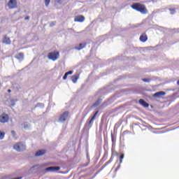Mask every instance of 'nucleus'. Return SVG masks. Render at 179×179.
<instances>
[{"label":"nucleus","instance_id":"nucleus-1","mask_svg":"<svg viewBox=\"0 0 179 179\" xmlns=\"http://www.w3.org/2000/svg\"><path fill=\"white\" fill-rule=\"evenodd\" d=\"M131 8L137 12H140V13H143V15H146V13H148V8H146V6H145V4L134 3L131 6Z\"/></svg>","mask_w":179,"mask_h":179},{"label":"nucleus","instance_id":"nucleus-2","mask_svg":"<svg viewBox=\"0 0 179 179\" xmlns=\"http://www.w3.org/2000/svg\"><path fill=\"white\" fill-rule=\"evenodd\" d=\"M48 59H51V61H57L58 58H59V52L55 50L53 52H50L48 54Z\"/></svg>","mask_w":179,"mask_h":179},{"label":"nucleus","instance_id":"nucleus-3","mask_svg":"<svg viewBox=\"0 0 179 179\" xmlns=\"http://www.w3.org/2000/svg\"><path fill=\"white\" fill-rule=\"evenodd\" d=\"M13 149L17 152H23V150H26V145L23 143L20 142L13 145Z\"/></svg>","mask_w":179,"mask_h":179},{"label":"nucleus","instance_id":"nucleus-4","mask_svg":"<svg viewBox=\"0 0 179 179\" xmlns=\"http://www.w3.org/2000/svg\"><path fill=\"white\" fill-rule=\"evenodd\" d=\"M69 117V111H64L59 117V122H65Z\"/></svg>","mask_w":179,"mask_h":179},{"label":"nucleus","instance_id":"nucleus-5","mask_svg":"<svg viewBox=\"0 0 179 179\" xmlns=\"http://www.w3.org/2000/svg\"><path fill=\"white\" fill-rule=\"evenodd\" d=\"M9 9H16L17 8V0H9L7 3Z\"/></svg>","mask_w":179,"mask_h":179},{"label":"nucleus","instance_id":"nucleus-6","mask_svg":"<svg viewBox=\"0 0 179 179\" xmlns=\"http://www.w3.org/2000/svg\"><path fill=\"white\" fill-rule=\"evenodd\" d=\"M9 121V115L6 113H3L0 115V122L5 124Z\"/></svg>","mask_w":179,"mask_h":179},{"label":"nucleus","instance_id":"nucleus-7","mask_svg":"<svg viewBox=\"0 0 179 179\" xmlns=\"http://www.w3.org/2000/svg\"><path fill=\"white\" fill-rule=\"evenodd\" d=\"M115 156H118V152L115 150V149L114 148H112V150H111V157L110 159V160L106 162L108 164L109 163H111L113 162V158L115 157Z\"/></svg>","mask_w":179,"mask_h":179},{"label":"nucleus","instance_id":"nucleus-8","mask_svg":"<svg viewBox=\"0 0 179 179\" xmlns=\"http://www.w3.org/2000/svg\"><path fill=\"white\" fill-rule=\"evenodd\" d=\"M61 167L59 166H50L45 169V171H59Z\"/></svg>","mask_w":179,"mask_h":179},{"label":"nucleus","instance_id":"nucleus-9","mask_svg":"<svg viewBox=\"0 0 179 179\" xmlns=\"http://www.w3.org/2000/svg\"><path fill=\"white\" fill-rule=\"evenodd\" d=\"M97 114H99V110H96L95 112V113L94 114V115L91 117V119L90 120H88V122H87L88 125H90V127H92V125H93V121H94V120H96V117H97Z\"/></svg>","mask_w":179,"mask_h":179},{"label":"nucleus","instance_id":"nucleus-10","mask_svg":"<svg viewBox=\"0 0 179 179\" xmlns=\"http://www.w3.org/2000/svg\"><path fill=\"white\" fill-rule=\"evenodd\" d=\"M2 43L3 44H6L7 45H9L11 44L12 41H10V38L8 37V36L5 35L3 38Z\"/></svg>","mask_w":179,"mask_h":179},{"label":"nucleus","instance_id":"nucleus-11","mask_svg":"<svg viewBox=\"0 0 179 179\" xmlns=\"http://www.w3.org/2000/svg\"><path fill=\"white\" fill-rule=\"evenodd\" d=\"M74 22H78L82 23L85 22V16L83 15H77L74 17Z\"/></svg>","mask_w":179,"mask_h":179},{"label":"nucleus","instance_id":"nucleus-12","mask_svg":"<svg viewBox=\"0 0 179 179\" xmlns=\"http://www.w3.org/2000/svg\"><path fill=\"white\" fill-rule=\"evenodd\" d=\"M139 40L141 41V43H146V41H148V35L146 33L141 34L140 36Z\"/></svg>","mask_w":179,"mask_h":179},{"label":"nucleus","instance_id":"nucleus-13","mask_svg":"<svg viewBox=\"0 0 179 179\" xmlns=\"http://www.w3.org/2000/svg\"><path fill=\"white\" fill-rule=\"evenodd\" d=\"M86 45H87V43H80L78 46L75 47V50H77L78 51H80V50H83V48H86Z\"/></svg>","mask_w":179,"mask_h":179},{"label":"nucleus","instance_id":"nucleus-14","mask_svg":"<svg viewBox=\"0 0 179 179\" xmlns=\"http://www.w3.org/2000/svg\"><path fill=\"white\" fill-rule=\"evenodd\" d=\"M43 155H45V150H39L35 153L36 157L43 156Z\"/></svg>","mask_w":179,"mask_h":179},{"label":"nucleus","instance_id":"nucleus-15","mask_svg":"<svg viewBox=\"0 0 179 179\" xmlns=\"http://www.w3.org/2000/svg\"><path fill=\"white\" fill-rule=\"evenodd\" d=\"M165 95H166L165 92L160 91V92H158L154 94L153 96L154 97H162V96H165Z\"/></svg>","mask_w":179,"mask_h":179},{"label":"nucleus","instance_id":"nucleus-16","mask_svg":"<svg viewBox=\"0 0 179 179\" xmlns=\"http://www.w3.org/2000/svg\"><path fill=\"white\" fill-rule=\"evenodd\" d=\"M139 103L143 106V107H145L148 108L149 107V103H148L146 101H145V100L143 99H140L139 100Z\"/></svg>","mask_w":179,"mask_h":179},{"label":"nucleus","instance_id":"nucleus-17","mask_svg":"<svg viewBox=\"0 0 179 179\" xmlns=\"http://www.w3.org/2000/svg\"><path fill=\"white\" fill-rule=\"evenodd\" d=\"M17 59H20L21 61L24 59V54L23 52H20L15 57Z\"/></svg>","mask_w":179,"mask_h":179},{"label":"nucleus","instance_id":"nucleus-18","mask_svg":"<svg viewBox=\"0 0 179 179\" xmlns=\"http://www.w3.org/2000/svg\"><path fill=\"white\" fill-rule=\"evenodd\" d=\"M78 79H79V75H74L71 76V80L73 83H76Z\"/></svg>","mask_w":179,"mask_h":179},{"label":"nucleus","instance_id":"nucleus-19","mask_svg":"<svg viewBox=\"0 0 179 179\" xmlns=\"http://www.w3.org/2000/svg\"><path fill=\"white\" fill-rule=\"evenodd\" d=\"M102 99H99L92 106V108H94V107H97L101 103Z\"/></svg>","mask_w":179,"mask_h":179},{"label":"nucleus","instance_id":"nucleus-20","mask_svg":"<svg viewBox=\"0 0 179 179\" xmlns=\"http://www.w3.org/2000/svg\"><path fill=\"white\" fill-rule=\"evenodd\" d=\"M5 138V132H2L0 131V139L2 140Z\"/></svg>","mask_w":179,"mask_h":179},{"label":"nucleus","instance_id":"nucleus-21","mask_svg":"<svg viewBox=\"0 0 179 179\" xmlns=\"http://www.w3.org/2000/svg\"><path fill=\"white\" fill-rule=\"evenodd\" d=\"M50 2H51V0H45V6H48Z\"/></svg>","mask_w":179,"mask_h":179},{"label":"nucleus","instance_id":"nucleus-22","mask_svg":"<svg viewBox=\"0 0 179 179\" xmlns=\"http://www.w3.org/2000/svg\"><path fill=\"white\" fill-rule=\"evenodd\" d=\"M122 159H124V154H122L120 156V163H122Z\"/></svg>","mask_w":179,"mask_h":179},{"label":"nucleus","instance_id":"nucleus-23","mask_svg":"<svg viewBox=\"0 0 179 179\" xmlns=\"http://www.w3.org/2000/svg\"><path fill=\"white\" fill-rule=\"evenodd\" d=\"M68 78V74L66 73L64 76H63V80H66V79Z\"/></svg>","mask_w":179,"mask_h":179},{"label":"nucleus","instance_id":"nucleus-24","mask_svg":"<svg viewBox=\"0 0 179 179\" xmlns=\"http://www.w3.org/2000/svg\"><path fill=\"white\" fill-rule=\"evenodd\" d=\"M143 82H148V83H149V82H150V79L143 78Z\"/></svg>","mask_w":179,"mask_h":179},{"label":"nucleus","instance_id":"nucleus-25","mask_svg":"<svg viewBox=\"0 0 179 179\" xmlns=\"http://www.w3.org/2000/svg\"><path fill=\"white\" fill-rule=\"evenodd\" d=\"M67 75H72V73H73V71H69L68 72L66 73Z\"/></svg>","mask_w":179,"mask_h":179},{"label":"nucleus","instance_id":"nucleus-26","mask_svg":"<svg viewBox=\"0 0 179 179\" xmlns=\"http://www.w3.org/2000/svg\"><path fill=\"white\" fill-rule=\"evenodd\" d=\"M111 141H112L113 143H114V142H115V140H114V136H113V134H111Z\"/></svg>","mask_w":179,"mask_h":179},{"label":"nucleus","instance_id":"nucleus-27","mask_svg":"<svg viewBox=\"0 0 179 179\" xmlns=\"http://www.w3.org/2000/svg\"><path fill=\"white\" fill-rule=\"evenodd\" d=\"M24 19H25V20H29V19H30V17L26 16V17H24Z\"/></svg>","mask_w":179,"mask_h":179},{"label":"nucleus","instance_id":"nucleus-28","mask_svg":"<svg viewBox=\"0 0 179 179\" xmlns=\"http://www.w3.org/2000/svg\"><path fill=\"white\" fill-rule=\"evenodd\" d=\"M11 134H12V135H16V132H15V131H12Z\"/></svg>","mask_w":179,"mask_h":179},{"label":"nucleus","instance_id":"nucleus-29","mask_svg":"<svg viewBox=\"0 0 179 179\" xmlns=\"http://www.w3.org/2000/svg\"><path fill=\"white\" fill-rule=\"evenodd\" d=\"M58 3H61L62 2V0H57Z\"/></svg>","mask_w":179,"mask_h":179},{"label":"nucleus","instance_id":"nucleus-30","mask_svg":"<svg viewBox=\"0 0 179 179\" xmlns=\"http://www.w3.org/2000/svg\"><path fill=\"white\" fill-rule=\"evenodd\" d=\"M8 93H11L12 92V90H8Z\"/></svg>","mask_w":179,"mask_h":179},{"label":"nucleus","instance_id":"nucleus-31","mask_svg":"<svg viewBox=\"0 0 179 179\" xmlns=\"http://www.w3.org/2000/svg\"><path fill=\"white\" fill-rule=\"evenodd\" d=\"M118 169H120V165L118 166L117 168H116L115 171H118Z\"/></svg>","mask_w":179,"mask_h":179},{"label":"nucleus","instance_id":"nucleus-32","mask_svg":"<svg viewBox=\"0 0 179 179\" xmlns=\"http://www.w3.org/2000/svg\"><path fill=\"white\" fill-rule=\"evenodd\" d=\"M177 85L179 86V80L177 81Z\"/></svg>","mask_w":179,"mask_h":179},{"label":"nucleus","instance_id":"nucleus-33","mask_svg":"<svg viewBox=\"0 0 179 179\" xmlns=\"http://www.w3.org/2000/svg\"><path fill=\"white\" fill-rule=\"evenodd\" d=\"M127 131H124V134H125Z\"/></svg>","mask_w":179,"mask_h":179}]
</instances>
